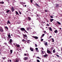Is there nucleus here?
Instances as JSON below:
<instances>
[{"mask_svg":"<svg viewBox=\"0 0 62 62\" xmlns=\"http://www.w3.org/2000/svg\"><path fill=\"white\" fill-rule=\"evenodd\" d=\"M23 38L24 39H27V35L25 34H23Z\"/></svg>","mask_w":62,"mask_h":62,"instance_id":"1","label":"nucleus"},{"mask_svg":"<svg viewBox=\"0 0 62 62\" xmlns=\"http://www.w3.org/2000/svg\"><path fill=\"white\" fill-rule=\"evenodd\" d=\"M47 53L48 54H52V53L49 50H47Z\"/></svg>","mask_w":62,"mask_h":62,"instance_id":"2","label":"nucleus"},{"mask_svg":"<svg viewBox=\"0 0 62 62\" xmlns=\"http://www.w3.org/2000/svg\"><path fill=\"white\" fill-rule=\"evenodd\" d=\"M25 29L24 28H20V30L22 31H24L25 30Z\"/></svg>","mask_w":62,"mask_h":62,"instance_id":"3","label":"nucleus"},{"mask_svg":"<svg viewBox=\"0 0 62 62\" xmlns=\"http://www.w3.org/2000/svg\"><path fill=\"white\" fill-rule=\"evenodd\" d=\"M32 37L33 38H34V39H38V37L37 36H32Z\"/></svg>","mask_w":62,"mask_h":62,"instance_id":"4","label":"nucleus"},{"mask_svg":"<svg viewBox=\"0 0 62 62\" xmlns=\"http://www.w3.org/2000/svg\"><path fill=\"white\" fill-rule=\"evenodd\" d=\"M11 8L12 12H13V11H14V7H11Z\"/></svg>","mask_w":62,"mask_h":62,"instance_id":"5","label":"nucleus"},{"mask_svg":"<svg viewBox=\"0 0 62 62\" xmlns=\"http://www.w3.org/2000/svg\"><path fill=\"white\" fill-rule=\"evenodd\" d=\"M9 34L8 35V38L9 39H10L11 38V36H10V33H9Z\"/></svg>","mask_w":62,"mask_h":62,"instance_id":"6","label":"nucleus"},{"mask_svg":"<svg viewBox=\"0 0 62 62\" xmlns=\"http://www.w3.org/2000/svg\"><path fill=\"white\" fill-rule=\"evenodd\" d=\"M12 39H10V40L9 41V42L10 43V44H11V43H12Z\"/></svg>","mask_w":62,"mask_h":62,"instance_id":"7","label":"nucleus"},{"mask_svg":"<svg viewBox=\"0 0 62 62\" xmlns=\"http://www.w3.org/2000/svg\"><path fill=\"white\" fill-rule=\"evenodd\" d=\"M28 59V57H25L23 59L24 60H26L27 59Z\"/></svg>","mask_w":62,"mask_h":62,"instance_id":"8","label":"nucleus"},{"mask_svg":"<svg viewBox=\"0 0 62 62\" xmlns=\"http://www.w3.org/2000/svg\"><path fill=\"white\" fill-rule=\"evenodd\" d=\"M35 5L36 6H37V7H40V6H39V4H37V3H36L35 4Z\"/></svg>","mask_w":62,"mask_h":62,"instance_id":"9","label":"nucleus"},{"mask_svg":"<svg viewBox=\"0 0 62 62\" xmlns=\"http://www.w3.org/2000/svg\"><path fill=\"white\" fill-rule=\"evenodd\" d=\"M10 24V22L9 21V20H8L7 21V24Z\"/></svg>","mask_w":62,"mask_h":62,"instance_id":"10","label":"nucleus"},{"mask_svg":"<svg viewBox=\"0 0 62 62\" xmlns=\"http://www.w3.org/2000/svg\"><path fill=\"white\" fill-rule=\"evenodd\" d=\"M28 20L29 21H30V20H31V18H30V17H28Z\"/></svg>","mask_w":62,"mask_h":62,"instance_id":"11","label":"nucleus"},{"mask_svg":"<svg viewBox=\"0 0 62 62\" xmlns=\"http://www.w3.org/2000/svg\"><path fill=\"white\" fill-rule=\"evenodd\" d=\"M44 44L45 45V46H47V45H48L47 42H46L45 43H44Z\"/></svg>","mask_w":62,"mask_h":62,"instance_id":"12","label":"nucleus"},{"mask_svg":"<svg viewBox=\"0 0 62 62\" xmlns=\"http://www.w3.org/2000/svg\"><path fill=\"white\" fill-rule=\"evenodd\" d=\"M54 19H50V22H52V21H54Z\"/></svg>","mask_w":62,"mask_h":62,"instance_id":"13","label":"nucleus"},{"mask_svg":"<svg viewBox=\"0 0 62 62\" xmlns=\"http://www.w3.org/2000/svg\"><path fill=\"white\" fill-rule=\"evenodd\" d=\"M54 32L55 33H58V31L57 30H55L54 31Z\"/></svg>","mask_w":62,"mask_h":62,"instance_id":"14","label":"nucleus"},{"mask_svg":"<svg viewBox=\"0 0 62 62\" xmlns=\"http://www.w3.org/2000/svg\"><path fill=\"white\" fill-rule=\"evenodd\" d=\"M0 4H4V2L3 1L0 2Z\"/></svg>","mask_w":62,"mask_h":62,"instance_id":"15","label":"nucleus"},{"mask_svg":"<svg viewBox=\"0 0 62 62\" xmlns=\"http://www.w3.org/2000/svg\"><path fill=\"white\" fill-rule=\"evenodd\" d=\"M0 32H3V29H0Z\"/></svg>","mask_w":62,"mask_h":62,"instance_id":"16","label":"nucleus"},{"mask_svg":"<svg viewBox=\"0 0 62 62\" xmlns=\"http://www.w3.org/2000/svg\"><path fill=\"white\" fill-rule=\"evenodd\" d=\"M49 30H50V31H52V28L51 27H50L49 28Z\"/></svg>","mask_w":62,"mask_h":62,"instance_id":"17","label":"nucleus"},{"mask_svg":"<svg viewBox=\"0 0 62 62\" xmlns=\"http://www.w3.org/2000/svg\"><path fill=\"white\" fill-rule=\"evenodd\" d=\"M56 23H58V24H61V23L58 21H57Z\"/></svg>","mask_w":62,"mask_h":62,"instance_id":"18","label":"nucleus"},{"mask_svg":"<svg viewBox=\"0 0 62 62\" xmlns=\"http://www.w3.org/2000/svg\"><path fill=\"white\" fill-rule=\"evenodd\" d=\"M43 56H44V57H46V56H47V54H46V55H43Z\"/></svg>","mask_w":62,"mask_h":62,"instance_id":"19","label":"nucleus"},{"mask_svg":"<svg viewBox=\"0 0 62 62\" xmlns=\"http://www.w3.org/2000/svg\"><path fill=\"white\" fill-rule=\"evenodd\" d=\"M35 49L36 50V52H38V48H35Z\"/></svg>","mask_w":62,"mask_h":62,"instance_id":"20","label":"nucleus"},{"mask_svg":"<svg viewBox=\"0 0 62 62\" xmlns=\"http://www.w3.org/2000/svg\"><path fill=\"white\" fill-rule=\"evenodd\" d=\"M5 29H8V27L7 26L5 27Z\"/></svg>","mask_w":62,"mask_h":62,"instance_id":"21","label":"nucleus"},{"mask_svg":"<svg viewBox=\"0 0 62 62\" xmlns=\"http://www.w3.org/2000/svg\"><path fill=\"white\" fill-rule=\"evenodd\" d=\"M55 49H54V50H53V53H54L55 52Z\"/></svg>","mask_w":62,"mask_h":62,"instance_id":"22","label":"nucleus"},{"mask_svg":"<svg viewBox=\"0 0 62 62\" xmlns=\"http://www.w3.org/2000/svg\"><path fill=\"white\" fill-rule=\"evenodd\" d=\"M30 50H31V51H33V49L31 48H30Z\"/></svg>","mask_w":62,"mask_h":62,"instance_id":"23","label":"nucleus"},{"mask_svg":"<svg viewBox=\"0 0 62 62\" xmlns=\"http://www.w3.org/2000/svg\"><path fill=\"white\" fill-rule=\"evenodd\" d=\"M13 50H10V53L11 54H12V52H13Z\"/></svg>","mask_w":62,"mask_h":62,"instance_id":"24","label":"nucleus"},{"mask_svg":"<svg viewBox=\"0 0 62 62\" xmlns=\"http://www.w3.org/2000/svg\"><path fill=\"white\" fill-rule=\"evenodd\" d=\"M18 11L19 12V14H20V15L22 14V13L21 12L19 11Z\"/></svg>","mask_w":62,"mask_h":62,"instance_id":"25","label":"nucleus"},{"mask_svg":"<svg viewBox=\"0 0 62 62\" xmlns=\"http://www.w3.org/2000/svg\"><path fill=\"white\" fill-rule=\"evenodd\" d=\"M29 40H28L27 41V43H30V42H29Z\"/></svg>","mask_w":62,"mask_h":62,"instance_id":"26","label":"nucleus"},{"mask_svg":"<svg viewBox=\"0 0 62 62\" xmlns=\"http://www.w3.org/2000/svg\"><path fill=\"white\" fill-rule=\"evenodd\" d=\"M6 57H5L4 58L2 57V59H3V60H5V59H6Z\"/></svg>","mask_w":62,"mask_h":62,"instance_id":"27","label":"nucleus"},{"mask_svg":"<svg viewBox=\"0 0 62 62\" xmlns=\"http://www.w3.org/2000/svg\"><path fill=\"white\" fill-rule=\"evenodd\" d=\"M16 46H17V47H20V45H16Z\"/></svg>","mask_w":62,"mask_h":62,"instance_id":"28","label":"nucleus"},{"mask_svg":"<svg viewBox=\"0 0 62 62\" xmlns=\"http://www.w3.org/2000/svg\"><path fill=\"white\" fill-rule=\"evenodd\" d=\"M56 56H57V57H59H59H60V56H59V55H58L56 54Z\"/></svg>","mask_w":62,"mask_h":62,"instance_id":"29","label":"nucleus"},{"mask_svg":"<svg viewBox=\"0 0 62 62\" xmlns=\"http://www.w3.org/2000/svg\"><path fill=\"white\" fill-rule=\"evenodd\" d=\"M9 11H10V10H8L6 12V13H8V12H9Z\"/></svg>","mask_w":62,"mask_h":62,"instance_id":"30","label":"nucleus"},{"mask_svg":"<svg viewBox=\"0 0 62 62\" xmlns=\"http://www.w3.org/2000/svg\"><path fill=\"white\" fill-rule=\"evenodd\" d=\"M15 12L17 14V15L19 14L18 13V12H17V11H16Z\"/></svg>","mask_w":62,"mask_h":62,"instance_id":"31","label":"nucleus"},{"mask_svg":"<svg viewBox=\"0 0 62 62\" xmlns=\"http://www.w3.org/2000/svg\"><path fill=\"white\" fill-rule=\"evenodd\" d=\"M19 62V60H16L15 62Z\"/></svg>","mask_w":62,"mask_h":62,"instance_id":"32","label":"nucleus"},{"mask_svg":"<svg viewBox=\"0 0 62 62\" xmlns=\"http://www.w3.org/2000/svg\"><path fill=\"white\" fill-rule=\"evenodd\" d=\"M52 42H54V39L53 38H52Z\"/></svg>","mask_w":62,"mask_h":62,"instance_id":"33","label":"nucleus"},{"mask_svg":"<svg viewBox=\"0 0 62 62\" xmlns=\"http://www.w3.org/2000/svg\"><path fill=\"white\" fill-rule=\"evenodd\" d=\"M24 31L26 33H28V32H27V31H26L25 30H25H24Z\"/></svg>","mask_w":62,"mask_h":62,"instance_id":"34","label":"nucleus"},{"mask_svg":"<svg viewBox=\"0 0 62 62\" xmlns=\"http://www.w3.org/2000/svg\"><path fill=\"white\" fill-rule=\"evenodd\" d=\"M51 18H54V17H53V16H50Z\"/></svg>","mask_w":62,"mask_h":62,"instance_id":"35","label":"nucleus"},{"mask_svg":"<svg viewBox=\"0 0 62 62\" xmlns=\"http://www.w3.org/2000/svg\"><path fill=\"white\" fill-rule=\"evenodd\" d=\"M35 47H38V46L36 44H35Z\"/></svg>","mask_w":62,"mask_h":62,"instance_id":"36","label":"nucleus"},{"mask_svg":"<svg viewBox=\"0 0 62 62\" xmlns=\"http://www.w3.org/2000/svg\"><path fill=\"white\" fill-rule=\"evenodd\" d=\"M44 35H45V34H43L42 35V36L43 37L44 36Z\"/></svg>","mask_w":62,"mask_h":62,"instance_id":"37","label":"nucleus"},{"mask_svg":"<svg viewBox=\"0 0 62 62\" xmlns=\"http://www.w3.org/2000/svg\"><path fill=\"white\" fill-rule=\"evenodd\" d=\"M42 54H43V53H44V51H42Z\"/></svg>","mask_w":62,"mask_h":62,"instance_id":"38","label":"nucleus"},{"mask_svg":"<svg viewBox=\"0 0 62 62\" xmlns=\"http://www.w3.org/2000/svg\"><path fill=\"white\" fill-rule=\"evenodd\" d=\"M37 62H40V61L39 60H37Z\"/></svg>","mask_w":62,"mask_h":62,"instance_id":"39","label":"nucleus"},{"mask_svg":"<svg viewBox=\"0 0 62 62\" xmlns=\"http://www.w3.org/2000/svg\"><path fill=\"white\" fill-rule=\"evenodd\" d=\"M22 40V41H23L24 42V41H25V40H24V39H23Z\"/></svg>","mask_w":62,"mask_h":62,"instance_id":"40","label":"nucleus"},{"mask_svg":"<svg viewBox=\"0 0 62 62\" xmlns=\"http://www.w3.org/2000/svg\"><path fill=\"white\" fill-rule=\"evenodd\" d=\"M41 23L42 24H43L44 23H43V22H42Z\"/></svg>","mask_w":62,"mask_h":62,"instance_id":"41","label":"nucleus"},{"mask_svg":"<svg viewBox=\"0 0 62 62\" xmlns=\"http://www.w3.org/2000/svg\"><path fill=\"white\" fill-rule=\"evenodd\" d=\"M43 36H42V35H41V37H40V39H42V38H43Z\"/></svg>","mask_w":62,"mask_h":62,"instance_id":"42","label":"nucleus"},{"mask_svg":"<svg viewBox=\"0 0 62 62\" xmlns=\"http://www.w3.org/2000/svg\"><path fill=\"white\" fill-rule=\"evenodd\" d=\"M31 3H32L33 2V1H32V0H31Z\"/></svg>","mask_w":62,"mask_h":62,"instance_id":"43","label":"nucleus"},{"mask_svg":"<svg viewBox=\"0 0 62 62\" xmlns=\"http://www.w3.org/2000/svg\"><path fill=\"white\" fill-rule=\"evenodd\" d=\"M41 41H43V39H41Z\"/></svg>","mask_w":62,"mask_h":62,"instance_id":"44","label":"nucleus"},{"mask_svg":"<svg viewBox=\"0 0 62 62\" xmlns=\"http://www.w3.org/2000/svg\"><path fill=\"white\" fill-rule=\"evenodd\" d=\"M37 58H39V59H40V58L39 57H38Z\"/></svg>","mask_w":62,"mask_h":62,"instance_id":"45","label":"nucleus"},{"mask_svg":"<svg viewBox=\"0 0 62 62\" xmlns=\"http://www.w3.org/2000/svg\"><path fill=\"white\" fill-rule=\"evenodd\" d=\"M45 12H47V11H47V10L46 9L45 10Z\"/></svg>","mask_w":62,"mask_h":62,"instance_id":"46","label":"nucleus"},{"mask_svg":"<svg viewBox=\"0 0 62 62\" xmlns=\"http://www.w3.org/2000/svg\"><path fill=\"white\" fill-rule=\"evenodd\" d=\"M24 55L25 56H26L27 55L25 53L24 54Z\"/></svg>","mask_w":62,"mask_h":62,"instance_id":"47","label":"nucleus"},{"mask_svg":"<svg viewBox=\"0 0 62 62\" xmlns=\"http://www.w3.org/2000/svg\"><path fill=\"white\" fill-rule=\"evenodd\" d=\"M5 44V45H7V43H4V44Z\"/></svg>","mask_w":62,"mask_h":62,"instance_id":"48","label":"nucleus"},{"mask_svg":"<svg viewBox=\"0 0 62 62\" xmlns=\"http://www.w3.org/2000/svg\"><path fill=\"white\" fill-rule=\"evenodd\" d=\"M0 29H3V28H2V27H0Z\"/></svg>","mask_w":62,"mask_h":62,"instance_id":"49","label":"nucleus"},{"mask_svg":"<svg viewBox=\"0 0 62 62\" xmlns=\"http://www.w3.org/2000/svg\"><path fill=\"white\" fill-rule=\"evenodd\" d=\"M44 32L45 34V33H46V31H44Z\"/></svg>","mask_w":62,"mask_h":62,"instance_id":"50","label":"nucleus"},{"mask_svg":"<svg viewBox=\"0 0 62 62\" xmlns=\"http://www.w3.org/2000/svg\"><path fill=\"white\" fill-rule=\"evenodd\" d=\"M49 38H52V36H50L49 37Z\"/></svg>","mask_w":62,"mask_h":62,"instance_id":"51","label":"nucleus"},{"mask_svg":"<svg viewBox=\"0 0 62 62\" xmlns=\"http://www.w3.org/2000/svg\"><path fill=\"white\" fill-rule=\"evenodd\" d=\"M10 61V60H8V62H9V61Z\"/></svg>","mask_w":62,"mask_h":62,"instance_id":"52","label":"nucleus"},{"mask_svg":"<svg viewBox=\"0 0 62 62\" xmlns=\"http://www.w3.org/2000/svg\"><path fill=\"white\" fill-rule=\"evenodd\" d=\"M10 62H11V60H10Z\"/></svg>","mask_w":62,"mask_h":62,"instance_id":"53","label":"nucleus"},{"mask_svg":"<svg viewBox=\"0 0 62 62\" xmlns=\"http://www.w3.org/2000/svg\"><path fill=\"white\" fill-rule=\"evenodd\" d=\"M47 26H49V24H47Z\"/></svg>","mask_w":62,"mask_h":62,"instance_id":"54","label":"nucleus"},{"mask_svg":"<svg viewBox=\"0 0 62 62\" xmlns=\"http://www.w3.org/2000/svg\"><path fill=\"white\" fill-rule=\"evenodd\" d=\"M27 54L28 55H29V54L28 53H27Z\"/></svg>","mask_w":62,"mask_h":62,"instance_id":"55","label":"nucleus"},{"mask_svg":"<svg viewBox=\"0 0 62 62\" xmlns=\"http://www.w3.org/2000/svg\"><path fill=\"white\" fill-rule=\"evenodd\" d=\"M26 7V5H25V7Z\"/></svg>","mask_w":62,"mask_h":62,"instance_id":"56","label":"nucleus"},{"mask_svg":"<svg viewBox=\"0 0 62 62\" xmlns=\"http://www.w3.org/2000/svg\"><path fill=\"white\" fill-rule=\"evenodd\" d=\"M25 4V3H23V4Z\"/></svg>","mask_w":62,"mask_h":62,"instance_id":"57","label":"nucleus"},{"mask_svg":"<svg viewBox=\"0 0 62 62\" xmlns=\"http://www.w3.org/2000/svg\"><path fill=\"white\" fill-rule=\"evenodd\" d=\"M61 28H60V30H61Z\"/></svg>","mask_w":62,"mask_h":62,"instance_id":"58","label":"nucleus"},{"mask_svg":"<svg viewBox=\"0 0 62 62\" xmlns=\"http://www.w3.org/2000/svg\"><path fill=\"white\" fill-rule=\"evenodd\" d=\"M13 45H15V43H14Z\"/></svg>","mask_w":62,"mask_h":62,"instance_id":"59","label":"nucleus"},{"mask_svg":"<svg viewBox=\"0 0 62 62\" xmlns=\"http://www.w3.org/2000/svg\"><path fill=\"white\" fill-rule=\"evenodd\" d=\"M27 29L28 30H29V28H28Z\"/></svg>","mask_w":62,"mask_h":62,"instance_id":"60","label":"nucleus"},{"mask_svg":"<svg viewBox=\"0 0 62 62\" xmlns=\"http://www.w3.org/2000/svg\"><path fill=\"white\" fill-rule=\"evenodd\" d=\"M37 16L38 17H39V16L38 15Z\"/></svg>","mask_w":62,"mask_h":62,"instance_id":"61","label":"nucleus"},{"mask_svg":"<svg viewBox=\"0 0 62 62\" xmlns=\"http://www.w3.org/2000/svg\"><path fill=\"white\" fill-rule=\"evenodd\" d=\"M11 36H13V35H12V34H11Z\"/></svg>","mask_w":62,"mask_h":62,"instance_id":"62","label":"nucleus"},{"mask_svg":"<svg viewBox=\"0 0 62 62\" xmlns=\"http://www.w3.org/2000/svg\"><path fill=\"white\" fill-rule=\"evenodd\" d=\"M20 62H21V60H20Z\"/></svg>","mask_w":62,"mask_h":62,"instance_id":"63","label":"nucleus"},{"mask_svg":"<svg viewBox=\"0 0 62 62\" xmlns=\"http://www.w3.org/2000/svg\"><path fill=\"white\" fill-rule=\"evenodd\" d=\"M44 23H45V22H44Z\"/></svg>","mask_w":62,"mask_h":62,"instance_id":"64","label":"nucleus"}]
</instances>
